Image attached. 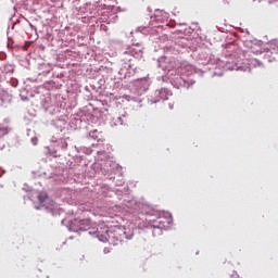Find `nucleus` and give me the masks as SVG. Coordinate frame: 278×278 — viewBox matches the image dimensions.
I'll list each match as a JSON object with an SVG mask.
<instances>
[{
	"mask_svg": "<svg viewBox=\"0 0 278 278\" xmlns=\"http://www.w3.org/2000/svg\"><path fill=\"white\" fill-rule=\"evenodd\" d=\"M39 201H43L41 197H39Z\"/></svg>",
	"mask_w": 278,
	"mask_h": 278,
	"instance_id": "1",
	"label": "nucleus"
}]
</instances>
